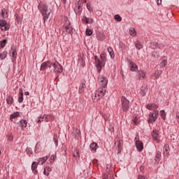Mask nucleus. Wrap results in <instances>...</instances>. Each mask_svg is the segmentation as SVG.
Here are the masks:
<instances>
[{
	"label": "nucleus",
	"mask_w": 179,
	"mask_h": 179,
	"mask_svg": "<svg viewBox=\"0 0 179 179\" xmlns=\"http://www.w3.org/2000/svg\"><path fill=\"white\" fill-rule=\"evenodd\" d=\"M38 9L41 13L42 16H43V20L45 22L50 17V12H48V6L47 4L41 2L38 6Z\"/></svg>",
	"instance_id": "1"
},
{
	"label": "nucleus",
	"mask_w": 179,
	"mask_h": 179,
	"mask_svg": "<svg viewBox=\"0 0 179 179\" xmlns=\"http://www.w3.org/2000/svg\"><path fill=\"white\" fill-rule=\"evenodd\" d=\"M65 23L63 25V31H66V34H73V27H72V24H71V22L68 21V17H64Z\"/></svg>",
	"instance_id": "2"
},
{
	"label": "nucleus",
	"mask_w": 179,
	"mask_h": 179,
	"mask_svg": "<svg viewBox=\"0 0 179 179\" xmlns=\"http://www.w3.org/2000/svg\"><path fill=\"white\" fill-rule=\"evenodd\" d=\"M106 94V90L103 87L99 88L92 96V100L94 101H99L101 97H103Z\"/></svg>",
	"instance_id": "3"
},
{
	"label": "nucleus",
	"mask_w": 179,
	"mask_h": 179,
	"mask_svg": "<svg viewBox=\"0 0 179 179\" xmlns=\"http://www.w3.org/2000/svg\"><path fill=\"white\" fill-rule=\"evenodd\" d=\"M121 106L122 111L124 113L129 111V100L127 99L125 96L121 97Z\"/></svg>",
	"instance_id": "4"
},
{
	"label": "nucleus",
	"mask_w": 179,
	"mask_h": 179,
	"mask_svg": "<svg viewBox=\"0 0 179 179\" xmlns=\"http://www.w3.org/2000/svg\"><path fill=\"white\" fill-rule=\"evenodd\" d=\"M52 66L54 68L53 71L55 73H62L64 69H62V66L59 64L58 62H52Z\"/></svg>",
	"instance_id": "5"
},
{
	"label": "nucleus",
	"mask_w": 179,
	"mask_h": 179,
	"mask_svg": "<svg viewBox=\"0 0 179 179\" xmlns=\"http://www.w3.org/2000/svg\"><path fill=\"white\" fill-rule=\"evenodd\" d=\"M159 115V110H154L150 113V118L148 119V124H153L157 120V116Z\"/></svg>",
	"instance_id": "6"
},
{
	"label": "nucleus",
	"mask_w": 179,
	"mask_h": 179,
	"mask_svg": "<svg viewBox=\"0 0 179 179\" xmlns=\"http://www.w3.org/2000/svg\"><path fill=\"white\" fill-rule=\"evenodd\" d=\"M95 59V65L97 69V72L100 73L101 72V69H103V66L104 65V62H103L100 59H99V57L94 56Z\"/></svg>",
	"instance_id": "7"
},
{
	"label": "nucleus",
	"mask_w": 179,
	"mask_h": 179,
	"mask_svg": "<svg viewBox=\"0 0 179 179\" xmlns=\"http://www.w3.org/2000/svg\"><path fill=\"white\" fill-rule=\"evenodd\" d=\"M10 55L13 62H16V59L17 58V52L15 46H12L10 50Z\"/></svg>",
	"instance_id": "8"
},
{
	"label": "nucleus",
	"mask_w": 179,
	"mask_h": 179,
	"mask_svg": "<svg viewBox=\"0 0 179 179\" xmlns=\"http://www.w3.org/2000/svg\"><path fill=\"white\" fill-rule=\"evenodd\" d=\"M98 82H99V85L102 86L103 89H105L106 86H107V84L108 83V80L103 76H99L98 78Z\"/></svg>",
	"instance_id": "9"
},
{
	"label": "nucleus",
	"mask_w": 179,
	"mask_h": 179,
	"mask_svg": "<svg viewBox=\"0 0 179 179\" xmlns=\"http://www.w3.org/2000/svg\"><path fill=\"white\" fill-rule=\"evenodd\" d=\"M152 136L157 143H160V131L157 129H154L152 132Z\"/></svg>",
	"instance_id": "10"
},
{
	"label": "nucleus",
	"mask_w": 179,
	"mask_h": 179,
	"mask_svg": "<svg viewBox=\"0 0 179 179\" xmlns=\"http://www.w3.org/2000/svg\"><path fill=\"white\" fill-rule=\"evenodd\" d=\"M0 29L2 31H6V30H9V24H8V22H6V20H0Z\"/></svg>",
	"instance_id": "11"
},
{
	"label": "nucleus",
	"mask_w": 179,
	"mask_h": 179,
	"mask_svg": "<svg viewBox=\"0 0 179 179\" xmlns=\"http://www.w3.org/2000/svg\"><path fill=\"white\" fill-rule=\"evenodd\" d=\"M52 64V62H51L50 61H47L42 63V64L41 65L40 71H45L47 68H51Z\"/></svg>",
	"instance_id": "12"
},
{
	"label": "nucleus",
	"mask_w": 179,
	"mask_h": 179,
	"mask_svg": "<svg viewBox=\"0 0 179 179\" xmlns=\"http://www.w3.org/2000/svg\"><path fill=\"white\" fill-rule=\"evenodd\" d=\"M115 146L117 148L118 152L117 153H121V151L122 150V145H121V140L120 138H116L115 140Z\"/></svg>",
	"instance_id": "13"
},
{
	"label": "nucleus",
	"mask_w": 179,
	"mask_h": 179,
	"mask_svg": "<svg viewBox=\"0 0 179 179\" xmlns=\"http://www.w3.org/2000/svg\"><path fill=\"white\" fill-rule=\"evenodd\" d=\"M85 89H86V80H82L80 81L78 92L82 94V93H84Z\"/></svg>",
	"instance_id": "14"
},
{
	"label": "nucleus",
	"mask_w": 179,
	"mask_h": 179,
	"mask_svg": "<svg viewBox=\"0 0 179 179\" xmlns=\"http://www.w3.org/2000/svg\"><path fill=\"white\" fill-rule=\"evenodd\" d=\"M129 67L131 72H136V71H138V65H136V64L134 63L132 61H129Z\"/></svg>",
	"instance_id": "15"
},
{
	"label": "nucleus",
	"mask_w": 179,
	"mask_h": 179,
	"mask_svg": "<svg viewBox=\"0 0 179 179\" xmlns=\"http://www.w3.org/2000/svg\"><path fill=\"white\" fill-rule=\"evenodd\" d=\"M170 154V147L169 145L166 144L164 146V156L166 159H167Z\"/></svg>",
	"instance_id": "16"
},
{
	"label": "nucleus",
	"mask_w": 179,
	"mask_h": 179,
	"mask_svg": "<svg viewBox=\"0 0 179 179\" xmlns=\"http://www.w3.org/2000/svg\"><path fill=\"white\" fill-rule=\"evenodd\" d=\"M82 22L83 23H85L86 24H90L93 23V18L83 16L82 18Z\"/></svg>",
	"instance_id": "17"
},
{
	"label": "nucleus",
	"mask_w": 179,
	"mask_h": 179,
	"mask_svg": "<svg viewBox=\"0 0 179 179\" xmlns=\"http://www.w3.org/2000/svg\"><path fill=\"white\" fill-rule=\"evenodd\" d=\"M38 166V163L34 162L31 164V170L35 176H37L38 171H37V167Z\"/></svg>",
	"instance_id": "18"
},
{
	"label": "nucleus",
	"mask_w": 179,
	"mask_h": 179,
	"mask_svg": "<svg viewBox=\"0 0 179 179\" xmlns=\"http://www.w3.org/2000/svg\"><path fill=\"white\" fill-rule=\"evenodd\" d=\"M158 107L159 106L155 103H149L146 105V108H148V110H152L154 111H157L156 110H157Z\"/></svg>",
	"instance_id": "19"
},
{
	"label": "nucleus",
	"mask_w": 179,
	"mask_h": 179,
	"mask_svg": "<svg viewBox=\"0 0 179 179\" xmlns=\"http://www.w3.org/2000/svg\"><path fill=\"white\" fill-rule=\"evenodd\" d=\"M136 146L138 152L143 150V143L142 141H136Z\"/></svg>",
	"instance_id": "20"
},
{
	"label": "nucleus",
	"mask_w": 179,
	"mask_h": 179,
	"mask_svg": "<svg viewBox=\"0 0 179 179\" xmlns=\"http://www.w3.org/2000/svg\"><path fill=\"white\" fill-rule=\"evenodd\" d=\"M90 148L92 152H96L97 149H99V145L96 143H92L90 145Z\"/></svg>",
	"instance_id": "21"
},
{
	"label": "nucleus",
	"mask_w": 179,
	"mask_h": 179,
	"mask_svg": "<svg viewBox=\"0 0 179 179\" xmlns=\"http://www.w3.org/2000/svg\"><path fill=\"white\" fill-rule=\"evenodd\" d=\"M82 10H83V8L81 6H76L75 13L78 15V16H80V15H82Z\"/></svg>",
	"instance_id": "22"
},
{
	"label": "nucleus",
	"mask_w": 179,
	"mask_h": 179,
	"mask_svg": "<svg viewBox=\"0 0 179 179\" xmlns=\"http://www.w3.org/2000/svg\"><path fill=\"white\" fill-rule=\"evenodd\" d=\"M146 93H148V87L145 85L142 86L140 91V94L143 96H146Z\"/></svg>",
	"instance_id": "23"
},
{
	"label": "nucleus",
	"mask_w": 179,
	"mask_h": 179,
	"mask_svg": "<svg viewBox=\"0 0 179 179\" xmlns=\"http://www.w3.org/2000/svg\"><path fill=\"white\" fill-rule=\"evenodd\" d=\"M138 79H145V76H146V72L143 70H140L138 71Z\"/></svg>",
	"instance_id": "24"
},
{
	"label": "nucleus",
	"mask_w": 179,
	"mask_h": 179,
	"mask_svg": "<svg viewBox=\"0 0 179 179\" xmlns=\"http://www.w3.org/2000/svg\"><path fill=\"white\" fill-rule=\"evenodd\" d=\"M18 102L23 103V89L22 88H20L19 90Z\"/></svg>",
	"instance_id": "25"
},
{
	"label": "nucleus",
	"mask_w": 179,
	"mask_h": 179,
	"mask_svg": "<svg viewBox=\"0 0 179 179\" xmlns=\"http://www.w3.org/2000/svg\"><path fill=\"white\" fill-rule=\"evenodd\" d=\"M6 103H7V104H8L9 106H12V104L14 103L13 96L12 95L7 96V98H6Z\"/></svg>",
	"instance_id": "26"
},
{
	"label": "nucleus",
	"mask_w": 179,
	"mask_h": 179,
	"mask_svg": "<svg viewBox=\"0 0 179 179\" xmlns=\"http://www.w3.org/2000/svg\"><path fill=\"white\" fill-rule=\"evenodd\" d=\"M43 117L45 122H48V120H54V115L52 114L44 115Z\"/></svg>",
	"instance_id": "27"
},
{
	"label": "nucleus",
	"mask_w": 179,
	"mask_h": 179,
	"mask_svg": "<svg viewBox=\"0 0 179 179\" xmlns=\"http://www.w3.org/2000/svg\"><path fill=\"white\" fill-rule=\"evenodd\" d=\"M48 160V157H43L38 159V164H43Z\"/></svg>",
	"instance_id": "28"
},
{
	"label": "nucleus",
	"mask_w": 179,
	"mask_h": 179,
	"mask_svg": "<svg viewBox=\"0 0 179 179\" xmlns=\"http://www.w3.org/2000/svg\"><path fill=\"white\" fill-rule=\"evenodd\" d=\"M160 159H162V152L160 151L157 152L155 160L156 163H159L160 162Z\"/></svg>",
	"instance_id": "29"
},
{
	"label": "nucleus",
	"mask_w": 179,
	"mask_h": 179,
	"mask_svg": "<svg viewBox=\"0 0 179 179\" xmlns=\"http://www.w3.org/2000/svg\"><path fill=\"white\" fill-rule=\"evenodd\" d=\"M119 48H120V51L124 52L125 51V50H127V47L125 46V43L120 41L119 43Z\"/></svg>",
	"instance_id": "30"
},
{
	"label": "nucleus",
	"mask_w": 179,
	"mask_h": 179,
	"mask_svg": "<svg viewBox=\"0 0 179 179\" xmlns=\"http://www.w3.org/2000/svg\"><path fill=\"white\" fill-rule=\"evenodd\" d=\"M152 48H154V50L155 48H160V49L164 48V45H163V44L159 45V43L155 42V43H152Z\"/></svg>",
	"instance_id": "31"
},
{
	"label": "nucleus",
	"mask_w": 179,
	"mask_h": 179,
	"mask_svg": "<svg viewBox=\"0 0 179 179\" xmlns=\"http://www.w3.org/2000/svg\"><path fill=\"white\" fill-rule=\"evenodd\" d=\"M96 38L100 40V41H103V40H106V35L103 34H101V33L97 34Z\"/></svg>",
	"instance_id": "32"
},
{
	"label": "nucleus",
	"mask_w": 179,
	"mask_h": 179,
	"mask_svg": "<svg viewBox=\"0 0 179 179\" xmlns=\"http://www.w3.org/2000/svg\"><path fill=\"white\" fill-rule=\"evenodd\" d=\"M135 45H136V48H137V50H142V48H143V45H142V43H141V42L139 41H136Z\"/></svg>",
	"instance_id": "33"
},
{
	"label": "nucleus",
	"mask_w": 179,
	"mask_h": 179,
	"mask_svg": "<svg viewBox=\"0 0 179 179\" xmlns=\"http://www.w3.org/2000/svg\"><path fill=\"white\" fill-rule=\"evenodd\" d=\"M1 16L3 19H6V17H8V11H6V9L3 8L1 10Z\"/></svg>",
	"instance_id": "34"
},
{
	"label": "nucleus",
	"mask_w": 179,
	"mask_h": 179,
	"mask_svg": "<svg viewBox=\"0 0 179 179\" xmlns=\"http://www.w3.org/2000/svg\"><path fill=\"white\" fill-rule=\"evenodd\" d=\"M20 122V127H22V128H26V127H27V120H21Z\"/></svg>",
	"instance_id": "35"
},
{
	"label": "nucleus",
	"mask_w": 179,
	"mask_h": 179,
	"mask_svg": "<svg viewBox=\"0 0 179 179\" xmlns=\"http://www.w3.org/2000/svg\"><path fill=\"white\" fill-rule=\"evenodd\" d=\"M129 34L131 36H133V37L136 36V30H135V28L131 27L129 29Z\"/></svg>",
	"instance_id": "36"
},
{
	"label": "nucleus",
	"mask_w": 179,
	"mask_h": 179,
	"mask_svg": "<svg viewBox=\"0 0 179 179\" xmlns=\"http://www.w3.org/2000/svg\"><path fill=\"white\" fill-rule=\"evenodd\" d=\"M108 52L110 54L111 58H114V50H113V48L108 47Z\"/></svg>",
	"instance_id": "37"
},
{
	"label": "nucleus",
	"mask_w": 179,
	"mask_h": 179,
	"mask_svg": "<svg viewBox=\"0 0 179 179\" xmlns=\"http://www.w3.org/2000/svg\"><path fill=\"white\" fill-rule=\"evenodd\" d=\"M8 56V52L3 51V52L0 53V59H5Z\"/></svg>",
	"instance_id": "38"
},
{
	"label": "nucleus",
	"mask_w": 179,
	"mask_h": 179,
	"mask_svg": "<svg viewBox=\"0 0 179 179\" xmlns=\"http://www.w3.org/2000/svg\"><path fill=\"white\" fill-rule=\"evenodd\" d=\"M20 115V113L19 112H15L10 115V120H13V118H16Z\"/></svg>",
	"instance_id": "39"
},
{
	"label": "nucleus",
	"mask_w": 179,
	"mask_h": 179,
	"mask_svg": "<svg viewBox=\"0 0 179 179\" xmlns=\"http://www.w3.org/2000/svg\"><path fill=\"white\" fill-rule=\"evenodd\" d=\"M87 9L89 10V12H93V6H92V3H87Z\"/></svg>",
	"instance_id": "40"
},
{
	"label": "nucleus",
	"mask_w": 179,
	"mask_h": 179,
	"mask_svg": "<svg viewBox=\"0 0 179 179\" xmlns=\"http://www.w3.org/2000/svg\"><path fill=\"white\" fill-rule=\"evenodd\" d=\"M6 45V40H3V41H1L0 42V50H1V48H4Z\"/></svg>",
	"instance_id": "41"
},
{
	"label": "nucleus",
	"mask_w": 179,
	"mask_h": 179,
	"mask_svg": "<svg viewBox=\"0 0 179 179\" xmlns=\"http://www.w3.org/2000/svg\"><path fill=\"white\" fill-rule=\"evenodd\" d=\"M166 65H167V59H163L160 63V66H162V68H164L166 67Z\"/></svg>",
	"instance_id": "42"
},
{
	"label": "nucleus",
	"mask_w": 179,
	"mask_h": 179,
	"mask_svg": "<svg viewBox=\"0 0 179 179\" xmlns=\"http://www.w3.org/2000/svg\"><path fill=\"white\" fill-rule=\"evenodd\" d=\"M114 18L116 22H121L122 20V18L121 17V16H120V15H115Z\"/></svg>",
	"instance_id": "43"
},
{
	"label": "nucleus",
	"mask_w": 179,
	"mask_h": 179,
	"mask_svg": "<svg viewBox=\"0 0 179 179\" xmlns=\"http://www.w3.org/2000/svg\"><path fill=\"white\" fill-rule=\"evenodd\" d=\"M53 141L55 142V146H58V136L57 135H54Z\"/></svg>",
	"instance_id": "44"
},
{
	"label": "nucleus",
	"mask_w": 179,
	"mask_h": 179,
	"mask_svg": "<svg viewBox=\"0 0 179 179\" xmlns=\"http://www.w3.org/2000/svg\"><path fill=\"white\" fill-rule=\"evenodd\" d=\"M101 61L102 62H106V55L104 53H101L100 55Z\"/></svg>",
	"instance_id": "45"
},
{
	"label": "nucleus",
	"mask_w": 179,
	"mask_h": 179,
	"mask_svg": "<svg viewBox=\"0 0 179 179\" xmlns=\"http://www.w3.org/2000/svg\"><path fill=\"white\" fill-rule=\"evenodd\" d=\"M160 113L162 120H166V112L164 111V110H161Z\"/></svg>",
	"instance_id": "46"
},
{
	"label": "nucleus",
	"mask_w": 179,
	"mask_h": 179,
	"mask_svg": "<svg viewBox=\"0 0 179 179\" xmlns=\"http://www.w3.org/2000/svg\"><path fill=\"white\" fill-rule=\"evenodd\" d=\"M85 34H86V36H92L93 34V31H92L89 29H87Z\"/></svg>",
	"instance_id": "47"
},
{
	"label": "nucleus",
	"mask_w": 179,
	"mask_h": 179,
	"mask_svg": "<svg viewBox=\"0 0 179 179\" xmlns=\"http://www.w3.org/2000/svg\"><path fill=\"white\" fill-rule=\"evenodd\" d=\"M26 152L27 155H33V150L30 148L26 149Z\"/></svg>",
	"instance_id": "48"
},
{
	"label": "nucleus",
	"mask_w": 179,
	"mask_h": 179,
	"mask_svg": "<svg viewBox=\"0 0 179 179\" xmlns=\"http://www.w3.org/2000/svg\"><path fill=\"white\" fill-rule=\"evenodd\" d=\"M82 5H83L82 0H77V3L76 4V6H82Z\"/></svg>",
	"instance_id": "49"
},
{
	"label": "nucleus",
	"mask_w": 179,
	"mask_h": 179,
	"mask_svg": "<svg viewBox=\"0 0 179 179\" xmlns=\"http://www.w3.org/2000/svg\"><path fill=\"white\" fill-rule=\"evenodd\" d=\"M44 121V117H38V120H37L38 124H41V122H43Z\"/></svg>",
	"instance_id": "50"
},
{
	"label": "nucleus",
	"mask_w": 179,
	"mask_h": 179,
	"mask_svg": "<svg viewBox=\"0 0 179 179\" xmlns=\"http://www.w3.org/2000/svg\"><path fill=\"white\" fill-rule=\"evenodd\" d=\"M160 75H162V72H158L156 74L155 79H159V78H160Z\"/></svg>",
	"instance_id": "51"
},
{
	"label": "nucleus",
	"mask_w": 179,
	"mask_h": 179,
	"mask_svg": "<svg viewBox=\"0 0 179 179\" xmlns=\"http://www.w3.org/2000/svg\"><path fill=\"white\" fill-rule=\"evenodd\" d=\"M38 145V143H36V145L35 147V153H38L40 152V150H38V148L37 147Z\"/></svg>",
	"instance_id": "52"
},
{
	"label": "nucleus",
	"mask_w": 179,
	"mask_h": 179,
	"mask_svg": "<svg viewBox=\"0 0 179 179\" xmlns=\"http://www.w3.org/2000/svg\"><path fill=\"white\" fill-rule=\"evenodd\" d=\"M55 159H57V155H51L50 157V160H52L54 162V160H55Z\"/></svg>",
	"instance_id": "53"
},
{
	"label": "nucleus",
	"mask_w": 179,
	"mask_h": 179,
	"mask_svg": "<svg viewBox=\"0 0 179 179\" xmlns=\"http://www.w3.org/2000/svg\"><path fill=\"white\" fill-rule=\"evenodd\" d=\"M45 170H46L48 173H50V171H51V169L50 168V166L45 167Z\"/></svg>",
	"instance_id": "54"
},
{
	"label": "nucleus",
	"mask_w": 179,
	"mask_h": 179,
	"mask_svg": "<svg viewBox=\"0 0 179 179\" xmlns=\"http://www.w3.org/2000/svg\"><path fill=\"white\" fill-rule=\"evenodd\" d=\"M43 174L45 176H50V173L47 172V170H45V168L44 169Z\"/></svg>",
	"instance_id": "55"
},
{
	"label": "nucleus",
	"mask_w": 179,
	"mask_h": 179,
	"mask_svg": "<svg viewBox=\"0 0 179 179\" xmlns=\"http://www.w3.org/2000/svg\"><path fill=\"white\" fill-rule=\"evenodd\" d=\"M157 3L159 6L162 5V0H157Z\"/></svg>",
	"instance_id": "56"
},
{
	"label": "nucleus",
	"mask_w": 179,
	"mask_h": 179,
	"mask_svg": "<svg viewBox=\"0 0 179 179\" xmlns=\"http://www.w3.org/2000/svg\"><path fill=\"white\" fill-rule=\"evenodd\" d=\"M138 179H148V178H146V177H145V176H139Z\"/></svg>",
	"instance_id": "57"
},
{
	"label": "nucleus",
	"mask_w": 179,
	"mask_h": 179,
	"mask_svg": "<svg viewBox=\"0 0 179 179\" xmlns=\"http://www.w3.org/2000/svg\"><path fill=\"white\" fill-rule=\"evenodd\" d=\"M74 157H79V151L76 152V154L73 155Z\"/></svg>",
	"instance_id": "58"
},
{
	"label": "nucleus",
	"mask_w": 179,
	"mask_h": 179,
	"mask_svg": "<svg viewBox=\"0 0 179 179\" xmlns=\"http://www.w3.org/2000/svg\"><path fill=\"white\" fill-rule=\"evenodd\" d=\"M103 179H108V176L106 174L103 175Z\"/></svg>",
	"instance_id": "59"
},
{
	"label": "nucleus",
	"mask_w": 179,
	"mask_h": 179,
	"mask_svg": "<svg viewBox=\"0 0 179 179\" xmlns=\"http://www.w3.org/2000/svg\"><path fill=\"white\" fill-rule=\"evenodd\" d=\"M8 139V141H12L13 139V136H9Z\"/></svg>",
	"instance_id": "60"
},
{
	"label": "nucleus",
	"mask_w": 179,
	"mask_h": 179,
	"mask_svg": "<svg viewBox=\"0 0 179 179\" xmlns=\"http://www.w3.org/2000/svg\"><path fill=\"white\" fill-rule=\"evenodd\" d=\"M61 2L65 5L66 3V0H61Z\"/></svg>",
	"instance_id": "61"
},
{
	"label": "nucleus",
	"mask_w": 179,
	"mask_h": 179,
	"mask_svg": "<svg viewBox=\"0 0 179 179\" xmlns=\"http://www.w3.org/2000/svg\"><path fill=\"white\" fill-rule=\"evenodd\" d=\"M25 96H29L30 93L29 92H24Z\"/></svg>",
	"instance_id": "62"
},
{
	"label": "nucleus",
	"mask_w": 179,
	"mask_h": 179,
	"mask_svg": "<svg viewBox=\"0 0 179 179\" xmlns=\"http://www.w3.org/2000/svg\"><path fill=\"white\" fill-rule=\"evenodd\" d=\"M133 121H134V124H136V120H134Z\"/></svg>",
	"instance_id": "63"
},
{
	"label": "nucleus",
	"mask_w": 179,
	"mask_h": 179,
	"mask_svg": "<svg viewBox=\"0 0 179 179\" xmlns=\"http://www.w3.org/2000/svg\"><path fill=\"white\" fill-rule=\"evenodd\" d=\"M0 155H1V150H0Z\"/></svg>",
	"instance_id": "64"
}]
</instances>
